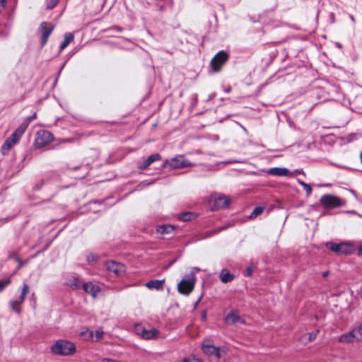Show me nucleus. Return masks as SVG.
I'll return each mask as SVG.
<instances>
[{"instance_id":"obj_33","label":"nucleus","mask_w":362,"mask_h":362,"mask_svg":"<svg viewBox=\"0 0 362 362\" xmlns=\"http://www.w3.org/2000/svg\"><path fill=\"white\" fill-rule=\"evenodd\" d=\"M11 284V280L7 279L6 280L1 279L0 280V293L2 292L7 286Z\"/></svg>"},{"instance_id":"obj_34","label":"nucleus","mask_w":362,"mask_h":362,"mask_svg":"<svg viewBox=\"0 0 362 362\" xmlns=\"http://www.w3.org/2000/svg\"><path fill=\"white\" fill-rule=\"evenodd\" d=\"M149 166L150 164L148 163L146 159L142 163H139L138 165V168L141 170H146Z\"/></svg>"},{"instance_id":"obj_13","label":"nucleus","mask_w":362,"mask_h":362,"mask_svg":"<svg viewBox=\"0 0 362 362\" xmlns=\"http://www.w3.org/2000/svg\"><path fill=\"white\" fill-rule=\"evenodd\" d=\"M81 288L93 298H96L98 293L101 291L100 286L93 284L92 282L82 284Z\"/></svg>"},{"instance_id":"obj_45","label":"nucleus","mask_w":362,"mask_h":362,"mask_svg":"<svg viewBox=\"0 0 362 362\" xmlns=\"http://www.w3.org/2000/svg\"><path fill=\"white\" fill-rule=\"evenodd\" d=\"M201 317L203 321L206 320V310H204L202 312Z\"/></svg>"},{"instance_id":"obj_35","label":"nucleus","mask_w":362,"mask_h":362,"mask_svg":"<svg viewBox=\"0 0 362 362\" xmlns=\"http://www.w3.org/2000/svg\"><path fill=\"white\" fill-rule=\"evenodd\" d=\"M49 246V244H47L42 250H38L37 252H35V255H33L31 257L32 258H35L36 257H37L40 253L43 252L44 251H45Z\"/></svg>"},{"instance_id":"obj_19","label":"nucleus","mask_w":362,"mask_h":362,"mask_svg":"<svg viewBox=\"0 0 362 362\" xmlns=\"http://www.w3.org/2000/svg\"><path fill=\"white\" fill-rule=\"evenodd\" d=\"M175 230V226L173 225L163 224L157 226L156 231L162 235L170 234Z\"/></svg>"},{"instance_id":"obj_53","label":"nucleus","mask_w":362,"mask_h":362,"mask_svg":"<svg viewBox=\"0 0 362 362\" xmlns=\"http://www.w3.org/2000/svg\"><path fill=\"white\" fill-rule=\"evenodd\" d=\"M358 255H362V245L358 248Z\"/></svg>"},{"instance_id":"obj_58","label":"nucleus","mask_w":362,"mask_h":362,"mask_svg":"<svg viewBox=\"0 0 362 362\" xmlns=\"http://www.w3.org/2000/svg\"><path fill=\"white\" fill-rule=\"evenodd\" d=\"M65 64H66V63L63 64V65H62V69H63V68L64 67Z\"/></svg>"},{"instance_id":"obj_56","label":"nucleus","mask_w":362,"mask_h":362,"mask_svg":"<svg viewBox=\"0 0 362 362\" xmlns=\"http://www.w3.org/2000/svg\"><path fill=\"white\" fill-rule=\"evenodd\" d=\"M230 90H231V88H228L227 89H226V93H230Z\"/></svg>"},{"instance_id":"obj_28","label":"nucleus","mask_w":362,"mask_h":362,"mask_svg":"<svg viewBox=\"0 0 362 362\" xmlns=\"http://www.w3.org/2000/svg\"><path fill=\"white\" fill-rule=\"evenodd\" d=\"M161 160V156L159 153H153V154H151V156H149L146 159V160L148 162V164H150V165L155 161H158V160Z\"/></svg>"},{"instance_id":"obj_55","label":"nucleus","mask_w":362,"mask_h":362,"mask_svg":"<svg viewBox=\"0 0 362 362\" xmlns=\"http://www.w3.org/2000/svg\"><path fill=\"white\" fill-rule=\"evenodd\" d=\"M182 362H190L189 360L187 358H185L183 360H182Z\"/></svg>"},{"instance_id":"obj_48","label":"nucleus","mask_w":362,"mask_h":362,"mask_svg":"<svg viewBox=\"0 0 362 362\" xmlns=\"http://www.w3.org/2000/svg\"><path fill=\"white\" fill-rule=\"evenodd\" d=\"M349 18L351 19V21H352V23L354 24L356 23V19H355L354 16L352 14H349Z\"/></svg>"},{"instance_id":"obj_25","label":"nucleus","mask_w":362,"mask_h":362,"mask_svg":"<svg viewBox=\"0 0 362 362\" xmlns=\"http://www.w3.org/2000/svg\"><path fill=\"white\" fill-rule=\"evenodd\" d=\"M54 175V173H51L46 176V177L42 178L40 181H38L33 187V190L38 191L40 190L42 186L49 180L51 176Z\"/></svg>"},{"instance_id":"obj_20","label":"nucleus","mask_w":362,"mask_h":362,"mask_svg":"<svg viewBox=\"0 0 362 362\" xmlns=\"http://www.w3.org/2000/svg\"><path fill=\"white\" fill-rule=\"evenodd\" d=\"M340 342L351 343L356 341V336L353 330L349 333L341 335L339 338Z\"/></svg>"},{"instance_id":"obj_16","label":"nucleus","mask_w":362,"mask_h":362,"mask_svg":"<svg viewBox=\"0 0 362 362\" xmlns=\"http://www.w3.org/2000/svg\"><path fill=\"white\" fill-rule=\"evenodd\" d=\"M239 321H241V317L236 310H232L225 317V322L228 324H235Z\"/></svg>"},{"instance_id":"obj_38","label":"nucleus","mask_w":362,"mask_h":362,"mask_svg":"<svg viewBox=\"0 0 362 362\" xmlns=\"http://www.w3.org/2000/svg\"><path fill=\"white\" fill-rule=\"evenodd\" d=\"M252 273H253L252 267H247L246 272H245V276H250L252 274Z\"/></svg>"},{"instance_id":"obj_10","label":"nucleus","mask_w":362,"mask_h":362,"mask_svg":"<svg viewBox=\"0 0 362 362\" xmlns=\"http://www.w3.org/2000/svg\"><path fill=\"white\" fill-rule=\"evenodd\" d=\"M105 267L110 273H113L115 276H122L125 272L126 267L123 264L118 263L115 261H107L105 263Z\"/></svg>"},{"instance_id":"obj_7","label":"nucleus","mask_w":362,"mask_h":362,"mask_svg":"<svg viewBox=\"0 0 362 362\" xmlns=\"http://www.w3.org/2000/svg\"><path fill=\"white\" fill-rule=\"evenodd\" d=\"M196 278L192 274L187 279H182L177 285L179 293L184 295H189L194 289Z\"/></svg>"},{"instance_id":"obj_42","label":"nucleus","mask_w":362,"mask_h":362,"mask_svg":"<svg viewBox=\"0 0 362 362\" xmlns=\"http://www.w3.org/2000/svg\"><path fill=\"white\" fill-rule=\"evenodd\" d=\"M202 298V295L199 296V298L197 299V300L194 304V310H196L199 303H200Z\"/></svg>"},{"instance_id":"obj_14","label":"nucleus","mask_w":362,"mask_h":362,"mask_svg":"<svg viewBox=\"0 0 362 362\" xmlns=\"http://www.w3.org/2000/svg\"><path fill=\"white\" fill-rule=\"evenodd\" d=\"M267 173L271 175L278 176V177H287L290 175V172L288 169L286 168H279L275 167L270 168Z\"/></svg>"},{"instance_id":"obj_15","label":"nucleus","mask_w":362,"mask_h":362,"mask_svg":"<svg viewBox=\"0 0 362 362\" xmlns=\"http://www.w3.org/2000/svg\"><path fill=\"white\" fill-rule=\"evenodd\" d=\"M165 282V279H154L150 280L145 284V286L148 289H156L157 291H163V284Z\"/></svg>"},{"instance_id":"obj_49","label":"nucleus","mask_w":362,"mask_h":362,"mask_svg":"<svg viewBox=\"0 0 362 362\" xmlns=\"http://www.w3.org/2000/svg\"><path fill=\"white\" fill-rule=\"evenodd\" d=\"M103 333V332H98V331L96 332V336H97V337H98V339H100V338H102Z\"/></svg>"},{"instance_id":"obj_5","label":"nucleus","mask_w":362,"mask_h":362,"mask_svg":"<svg viewBox=\"0 0 362 362\" xmlns=\"http://www.w3.org/2000/svg\"><path fill=\"white\" fill-rule=\"evenodd\" d=\"M202 350L206 355L214 356L218 359L222 357L220 347L214 346L212 341L209 339H206L203 341Z\"/></svg>"},{"instance_id":"obj_4","label":"nucleus","mask_w":362,"mask_h":362,"mask_svg":"<svg viewBox=\"0 0 362 362\" xmlns=\"http://www.w3.org/2000/svg\"><path fill=\"white\" fill-rule=\"evenodd\" d=\"M53 139V134L50 132L42 130L37 133L34 144L37 148H41L51 143Z\"/></svg>"},{"instance_id":"obj_9","label":"nucleus","mask_w":362,"mask_h":362,"mask_svg":"<svg viewBox=\"0 0 362 362\" xmlns=\"http://www.w3.org/2000/svg\"><path fill=\"white\" fill-rule=\"evenodd\" d=\"M167 165H170L172 168H183L192 165V163L186 160L184 156H177L170 160H166L163 165L165 167Z\"/></svg>"},{"instance_id":"obj_51","label":"nucleus","mask_w":362,"mask_h":362,"mask_svg":"<svg viewBox=\"0 0 362 362\" xmlns=\"http://www.w3.org/2000/svg\"><path fill=\"white\" fill-rule=\"evenodd\" d=\"M330 18H331L332 23H334L335 18H334V14L333 13H330Z\"/></svg>"},{"instance_id":"obj_17","label":"nucleus","mask_w":362,"mask_h":362,"mask_svg":"<svg viewBox=\"0 0 362 362\" xmlns=\"http://www.w3.org/2000/svg\"><path fill=\"white\" fill-rule=\"evenodd\" d=\"M66 285L70 287L72 290H79L82 288V284L80 283L78 278L74 276L67 279Z\"/></svg>"},{"instance_id":"obj_22","label":"nucleus","mask_w":362,"mask_h":362,"mask_svg":"<svg viewBox=\"0 0 362 362\" xmlns=\"http://www.w3.org/2000/svg\"><path fill=\"white\" fill-rule=\"evenodd\" d=\"M235 278V275L228 272L226 269H223L220 272V279L224 284L232 281Z\"/></svg>"},{"instance_id":"obj_30","label":"nucleus","mask_w":362,"mask_h":362,"mask_svg":"<svg viewBox=\"0 0 362 362\" xmlns=\"http://www.w3.org/2000/svg\"><path fill=\"white\" fill-rule=\"evenodd\" d=\"M298 183L303 187L308 196L312 193V187L309 184H307L301 180H298Z\"/></svg>"},{"instance_id":"obj_40","label":"nucleus","mask_w":362,"mask_h":362,"mask_svg":"<svg viewBox=\"0 0 362 362\" xmlns=\"http://www.w3.org/2000/svg\"><path fill=\"white\" fill-rule=\"evenodd\" d=\"M317 332H318V331H317L316 332H311V333H310V334H309V340L310 341L314 340L316 338V337H317Z\"/></svg>"},{"instance_id":"obj_11","label":"nucleus","mask_w":362,"mask_h":362,"mask_svg":"<svg viewBox=\"0 0 362 362\" xmlns=\"http://www.w3.org/2000/svg\"><path fill=\"white\" fill-rule=\"evenodd\" d=\"M54 28V26L51 23L42 22L40 24L39 30L42 33L40 40L41 47H44L46 45L47 40L51 33H52Z\"/></svg>"},{"instance_id":"obj_41","label":"nucleus","mask_w":362,"mask_h":362,"mask_svg":"<svg viewBox=\"0 0 362 362\" xmlns=\"http://www.w3.org/2000/svg\"><path fill=\"white\" fill-rule=\"evenodd\" d=\"M156 6L158 7V9L160 12H163L165 11V5H159L158 3H156Z\"/></svg>"},{"instance_id":"obj_59","label":"nucleus","mask_w":362,"mask_h":362,"mask_svg":"<svg viewBox=\"0 0 362 362\" xmlns=\"http://www.w3.org/2000/svg\"><path fill=\"white\" fill-rule=\"evenodd\" d=\"M61 71H62V69L59 71V74H58L59 75L61 74Z\"/></svg>"},{"instance_id":"obj_24","label":"nucleus","mask_w":362,"mask_h":362,"mask_svg":"<svg viewBox=\"0 0 362 362\" xmlns=\"http://www.w3.org/2000/svg\"><path fill=\"white\" fill-rule=\"evenodd\" d=\"M197 216L195 213H193L191 211H187V212H183L180 214H179L178 219L182 221L187 222V221H190L195 219L197 218Z\"/></svg>"},{"instance_id":"obj_27","label":"nucleus","mask_w":362,"mask_h":362,"mask_svg":"<svg viewBox=\"0 0 362 362\" xmlns=\"http://www.w3.org/2000/svg\"><path fill=\"white\" fill-rule=\"evenodd\" d=\"M29 293V286L27 284H23L21 296H19L21 301H25L27 294Z\"/></svg>"},{"instance_id":"obj_23","label":"nucleus","mask_w":362,"mask_h":362,"mask_svg":"<svg viewBox=\"0 0 362 362\" xmlns=\"http://www.w3.org/2000/svg\"><path fill=\"white\" fill-rule=\"evenodd\" d=\"M230 203V200L226 197H218L215 199V206L217 208H226Z\"/></svg>"},{"instance_id":"obj_47","label":"nucleus","mask_w":362,"mask_h":362,"mask_svg":"<svg viewBox=\"0 0 362 362\" xmlns=\"http://www.w3.org/2000/svg\"><path fill=\"white\" fill-rule=\"evenodd\" d=\"M36 117H37V114H36V112H35L33 115H31V116H30V117H28V119H29L30 121H32L33 119H35V118H36Z\"/></svg>"},{"instance_id":"obj_26","label":"nucleus","mask_w":362,"mask_h":362,"mask_svg":"<svg viewBox=\"0 0 362 362\" xmlns=\"http://www.w3.org/2000/svg\"><path fill=\"white\" fill-rule=\"evenodd\" d=\"M264 210V206H259L255 207L254 209V210L252 211V212L251 213V214L250 215V218H256L259 215L262 214L263 213Z\"/></svg>"},{"instance_id":"obj_37","label":"nucleus","mask_w":362,"mask_h":362,"mask_svg":"<svg viewBox=\"0 0 362 362\" xmlns=\"http://www.w3.org/2000/svg\"><path fill=\"white\" fill-rule=\"evenodd\" d=\"M16 261L18 262V269L21 268L25 264L24 262L18 256H16Z\"/></svg>"},{"instance_id":"obj_1","label":"nucleus","mask_w":362,"mask_h":362,"mask_svg":"<svg viewBox=\"0 0 362 362\" xmlns=\"http://www.w3.org/2000/svg\"><path fill=\"white\" fill-rule=\"evenodd\" d=\"M50 351L52 354L58 356H71L76 351L75 344L69 340L59 339L51 346Z\"/></svg>"},{"instance_id":"obj_46","label":"nucleus","mask_w":362,"mask_h":362,"mask_svg":"<svg viewBox=\"0 0 362 362\" xmlns=\"http://www.w3.org/2000/svg\"><path fill=\"white\" fill-rule=\"evenodd\" d=\"M112 29L117 30V32H121L122 30V28L118 26L112 27Z\"/></svg>"},{"instance_id":"obj_21","label":"nucleus","mask_w":362,"mask_h":362,"mask_svg":"<svg viewBox=\"0 0 362 362\" xmlns=\"http://www.w3.org/2000/svg\"><path fill=\"white\" fill-rule=\"evenodd\" d=\"M74 39V36L71 33H66L64 35V39L59 46V52L64 49Z\"/></svg>"},{"instance_id":"obj_43","label":"nucleus","mask_w":362,"mask_h":362,"mask_svg":"<svg viewBox=\"0 0 362 362\" xmlns=\"http://www.w3.org/2000/svg\"><path fill=\"white\" fill-rule=\"evenodd\" d=\"M11 218H6L4 219H0V226L7 222H8Z\"/></svg>"},{"instance_id":"obj_12","label":"nucleus","mask_w":362,"mask_h":362,"mask_svg":"<svg viewBox=\"0 0 362 362\" xmlns=\"http://www.w3.org/2000/svg\"><path fill=\"white\" fill-rule=\"evenodd\" d=\"M135 332L144 339H151L158 335L159 331L156 329H146L140 325H136L134 327Z\"/></svg>"},{"instance_id":"obj_39","label":"nucleus","mask_w":362,"mask_h":362,"mask_svg":"<svg viewBox=\"0 0 362 362\" xmlns=\"http://www.w3.org/2000/svg\"><path fill=\"white\" fill-rule=\"evenodd\" d=\"M16 256H18V252L14 251V252H10L8 254V259L14 258L15 259H16Z\"/></svg>"},{"instance_id":"obj_44","label":"nucleus","mask_w":362,"mask_h":362,"mask_svg":"<svg viewBox=\"0 0 362 362\" xmlns=\"http://www.w3.org/2000/svg\"><path fill=\"white\" fill-rule=\"evenodd\" d=\"M346 213L347 214H354V215H359L357 211H354V210H347L345 211Z\"/></svg>"},{"instance_id":"obj_29","label":"nucleus","mask_w":362,"mask_h":362,"mask_svg":"<svg viewBox=\"0 0 362 362\" xmlns=\"http://www.w3.org/2000/svg\"><path fill=\"white\" fill-rule=\"evenodd\" d=\"M356 336V341L362 339V325L352 329Z\"/></svg>"},{"instance_id":"obj_6","label":"nucleus","mask_w":362,"mask_h":362,"mask_svg":"<svg viewBox=\"0 0 362 362\" xmlns=\"http://www.w3.org/2000/svg\"><path fill=\"white\" fill-rule=\"evenodd\" d=\"M228 54L224 50L218 52L211 59V66L214 71L218 72L221 70L222 66L227 62Z\"/></svg>"},{"instance_id":"obj_3","label":"nucleus","mask_w":362,"mask_h":362,"mask_svg":"<svg viewBox=\"0 0 362 362\" xmlns=\"http://www.w3.org/2000/svg\"><path fill=\"white\" fill-rule=\"evenodd\" d=\"M320 203L324 209L328 210L344 206L346 201L332 194H324L320 197Z\"/></svg>"},{"instance_id":"obj_52","label":"nucleus","mask_w":362,"mask_h":362,"mask_svg":"<svg viewBox=\"0 0 362 362\" xmlns=\"http://www.w3.org/2000/svg\"><path fill=\"white\" fill-rule=\"evenodd\" d=\"M350 192H351L352 195H354L355 197H357L356 192L354 190L350 189Z\"/></svg>"},{"instance_id":"obj_2","label":"nucleus","mask_w":362,"mask_h":362,"mask_svg":"<svg viewBox=\"0 0 362 362\" xmlns=\"http://www.w3.org/2000/svg\"><path fill=\"white\" fill-rule=\"evenodd\" d=\"M26 129V126H23V124L19 126L12 134L11 135L6 139L2 147H1V153L4 155L8 153L12 146L16 144L20 139L22 137Z\"/></svg>"},{"instance_id":"obj_50","label":"nucleus","mask_w":362,"mask_h":362,"mask_svg":"<svg viewBox=\"0 0 362 362\" xmlns=\"http://www.w3.org/2000/svg\"><path fill=\"white\" fill-rule=\"evenodd\" d=\"M101 362H114V360L110 358H103Z\"/></svg>"},{"instance_id":"obj_18","label":"nucleus","mask_w":362,"mask_h":362,"mask_svg":"<svg viewBox=\"0 0 362 362\" xmlns=\"http://www.w3.org/2000/svg\"><path fill=\"white\" fill-rule=\"evenodd\" d=\"M24 301H21L20 298L18 297L16 300H11L9 302V306L11 309L16 313L17 314L20 315L21 313V304L23 303Z\"/></svg>"},{"instance_id":"obj_54","label":"nucleus","mask_w":362,"mask_h":362,"mask_svg":"<svg viewBox=\"0 0 362 362\" xmlns=\"http://www.w3.org/2000/svg\"><path fill=\"white\" fill-rule=\"evenodd\" d=\"M328 274H329V272L327 271H326V272H323L322 276L327 277L328 276Z\"/></svg>"},{"instance_id":"obj_8","label":"nucleus","mask_w":362,"mask_h":362,"mask_svg":"<svg viewBox=\"0 0 362 362\" xmlns=\"http://www.w3.org/2000/svg\"><path fill=\"white\" fill-rule=\"evenodd\" d=\"M326 247L329 250L335 252L338 254H350L352 251V245L347 243H334L328 242L326 243Z\"/></svg>"},{"instance_id":"obj_31","label":"nucleus","mask_w":362,"mask_h":362,"mask_svg":"<svg viewBox=\"0 0 362 362\" xmlns=\"http://www.w3.org/2000/svg\"><path fill=\"white\" fill-rule=\"evenodd\" d=\"M59 0H46V6L47 9L54 8L58 4Z\"/></svg>"},{"instance_id":"obj_36","label":"nucleus","mask_w":362,"mask_h":362,"mask_svg":"<svg viewBox=\"0 0 362 362\" xmlns=\"http://www.w3.org/2000/svg\"><path fill=\"white\" fill-rule=\"evenodd\" d=\"M7 4L6 0H0V12L6 8Z\"/></svg>"},{"instance_id":"obj_57","label":"nucleus","mask_w":362,"mask_h":362,"mask_svg":"<svg viewBox=\"0 0 362 362\" xmlns=\"http://www.w3.org/2000/svg\"><path fill=\"white\" fill-rule=\"evenodd\" d=\"M174 262H175V261L170 262V263L169 264V266L172 265Z\"/></svg>"},{"instance_id":"obj_32","label":"nucleus","mask_w":362,"mask_h":362,"mask_svg":"<svg viewBox=\"0 0 362 362\" xmlns=\"http://www.w3.org/2000/svg\"><path fill=\"white\" fill-rule=\"evenodd\" d=\"M98 259V256L93 253H90L86 257V260L88 263L95 262Z\"/></svg>"}]
</instances>
